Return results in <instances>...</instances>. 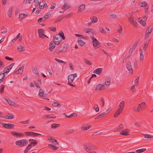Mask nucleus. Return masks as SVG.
Wrapping results in <instances>:
<instances>
[{
    "mask_svg": "<svg viewBox=\"0 0 153 153\" xmlns=\"http://www.w3.org/2000/svg\"><path fill=\"white\" fill-rule=\"evenodd\" d=\"M78 42L79 44L81 46H82L85 44V43L80 39H78Z\"/></svg>",
    "mask_w": 153,
    "mask_h": 153,
    "instance_id": "33",
    "label": "nucleus"
},
{
    "mask_svg": "<svg viewBox=\"0 0 153 153\" xmlns=\"http://www.w3.org/2000/svg\"><path fill=\"white\" fill-rule=\"evenodd\" d=\"M91 38L92 40V42L93 46L95 49L99 48L100 46V43L99 41L97 39L93 36H91Z\"/></svg>",
    "mask_w": 153,
    "mask_h": 153,
    "instance_id": "4",
    "label": "nucleus"
},
{
    "mask_svg": "<svg viewBox=\"0 0 153 153\" xmlns=\"http://www.w3.org/2000/svg\"><path fill=\"white\" fill-rule=\"evenodd\" d=\"M60 126V124H58L54 123L51 126V128H56Z\"/></svg>",
    "mask_w": 153,
    "mask_h": 153,
    "instance_id": "42",
    "label": "nucleus"
},
{
    "mask_svg": "<svg viewBox=\"0 0 153 153\" xmlns=\"http://www.w3.org/2000/svg\"><path fill=\"white\" fill-rule=\"evenodd\" d=\"M110 82L109 81H105V84H104V87H105V88H106L108 86H109Z\"/></svg>",
    "mask_w": 153,
    "mask_h": 153,
    "instance_id": "48",
    "label": "nucleus"
},
{
    "mask_svg": "<svg viewBox=\"0 0 153 153\" xmlns=\"http://www.w3.org/2000/svg\"><path fill=\"white\" fill-rule=\"evenodd\" d=\"M48 140L50 143H53L54 145H57L58 144L56 140L51 137H50L49 138H48Z\"/></svg>",
    "mask_w": 153,
    "mask_h": 153,
    "instance_id": "17",
    "label": "nucleus"
},
{
    "mask_svg": "<svg viewBox=\"0 0 153 153\" xmlns=\"http://www.w3.org/2000/svg\"><path fill=\"white\" fill-rule=\"evenodd\" d=\"M100 31L102 33L105 34L106 33V31L103 28V27H101L100 28Z\"/></svg>",
    "mask_w": 153,
    "mask_h": 153,
    "instance_id": "55",
    "label": "nucleus"
},
{
    "mask_svg": "<svg viewBox=\"0 0 153 153\" xmlns=\"http://www.w3.org/2000/svg\"><path fill=\"white\" fill-rule=\"evenodd\" d=\"M15 64V63H13L11 64L10 65H9L8 66H7V68H6V69H7L8 70V71L12 69L13 66Z\"/></svg>",
    "mask_w": 153,
    "mask_h": 153,
    "instance_id": "44",
    "label": "nucleus"
},
{
    "mask_svg": "<svg viewBox=\"0 0 153 153\" xmlns=\"http://www.w3.org/2000/svg\"><path fill=\"white\" fill-rule=\"evenodd\" d=\"M70 7L71 6L70 5H68L67 2L65 1V4L62 6V9L65 11L68 9L69 8H70Z\"/></svg>",
    "mask_w": 153,
    "mask_h": 153,
    "instance_id": "20",
    "label": "nucleus"
},
{
    "mask_svg": "<svg viewBox=\"0 0 153 153\" xmlns=\"http://www.w3.org/2000/svg\"><path fill=\"white\" fill-rule=\"evenodd\" d=\"M152 29L153 28L152 27H149V28L147 29L146 33H147L150 34L152 30Z\"/></svg>",
    "mask_w": 153,
    "mask_h": 153,
    "instance_id": "31",
    "label": "nucleus"
},
{
    "mask_svg": "<svg viewBox=\"0 0 153 153\" xmlns=\"http://www.w3.org/2000/svg\"><path fill=\"white\" fill-rule=\"evenodd\" d=\"M32 148L31 146V145H29L28 146L26 147V149L24 151V153H26L29 150Z\"/></svg>",
    "mask_w": 153,
    "mask_h": 153,
    "instance_id": "39",
    "label": "nucleus"
},
{
    "mask_svg": "<svg viewBox=\"0 0 153 153\" xmlns=\"http://www.w3.org/2000/svg\"><path fill=\"white\" fill-rule=\"evenodd\" d=\"M28 14H19V19L20 20H21L22 19H24L25 17H26Z\"/></svg>",
    "mask_w": 153,
    "mask_h": 153,
    "instance_id": "29",
    "label": "nucleus"
},
{
    "mask_svg": "<svg viewBox=\"0 0 153 153\" xmlns=\"http://www.w3.org/2000/svg\"><path fill=\"white\" fill-rule=\"evenodd\" d=\"M59 34L60 36V38L62 39H62L64 40L65 39V37L64 36V33L62 31L59 33Z\"/></svg>",
    "mask_w": 153,
    "mask_h": 153,
    "instance_id": "43",
    "label": "nucleus"
},
{
    "mask_svg": "<svg viewBox=\"0 0 153 153\" xmlns=\"http://www.w3.org/2000/svg\"><path fill=\"white\" fill-rule=\"evenodd\" d=\"M74 77L73 76V75H70L68 76V82H72L74 79Z\"/></svg>",
    "mask_w": 153,
    "mask_h": 153,
    "instance_id": "23",
    "label": "nucleus"
},
{
    "mask_svg": "<svg viewBox=\"0 0 153 153\" xmlns=\"http://www.w3.org/2000/svg\"><path fill=\"white\" fill-rule=\"evenodd\" d=\"M94 109L95 110V111L97 112L99 111V109L97 104H95L94 107Z\"/></svg>",
    "mask_w": 153,
    "mask_h": 153,
    "instance_id": "49",
    "label": "nucleus"
},
{
    "mask_svg": "<svg viewBox=\"0 0 153 153\" xmlns=\"http://www.w3.org/2000/svg\"><path fill=\"white\" fill-rule=\"evenodd\" d=\"M18 49L20 52L24 51L25 50L24 47L22 46H19L18 47Z\"/></svg>",
    "mask_w": 153,
    "mask_h": 153,
    "instance_id": "34",
    "label": "nucleus"
},
{
    "mask_svg": "<svg viewBox=\"0 0 153 153\" xmlns=\"http://www.w3.org/2000/svg\"><path fill=\"white\" fill-rule=\"evenodd\" d=\"M119 28L117 30V31L119 32V34H121L122 32V28L121 25H119L118 26Z\"/></svg>",
    "mask_w": 153,
    "mask_h": 153,
    "instance_id": "45",
    "label": "nucleus"
},
{
    "mask_svg": "<svg viewBox=\"0 0 153 153\" xmlns=\"http://www.w3.org/2000/svg\"><path fill=\"white\" fill-rule=\"evenodd\" d=\"M49 45V49L50 51H52L55 48L56 45L54 43L53 41H52L50 42Z\"/></svg>",
    "mask_w": 153,
    "mask_h": 153,
    "instance_id": "19",
    "label": "nucleus"
},
{
    "mask_svg": "<svg viewBox=\"0 0 153 153\" xmlns=\"http://www.w3.org/2000/svg\"><path fill=\"white\" fill-rule=\"evenodd\" d=\"M14 117V115L10 113H8L7 115H4L3 117L2 116L0 117V118H3L8 119H13Z\"/></svg>",
    "mask_w": 153,
    "mask_h": 153,
    "instance_id": "13",
    "label": "nucleus"
},
{
    "mask_svg": "<svg viewBox=\"0 0 153 153\" xmlns=\"http://www.w3.org/2000/svg\"><path fill=\"white\" fill-rule=\"evenodd\" d=\"M48 146L51 147V149H52L54 150H57L59 148L58 147H57L55 146H53L51 144H49Z\"/></svg>",
    "mask_w": 153,
    "mask_h": 153,
    "instance_id": "30",
    "label": "nucleus"
},
{
    "mask_svg": "<svg viewBox=\"0 0 153 153\" xmlns=\"http://www.w3.org/2000/svg\"><path fill=\"white\" fill-rule=\"evenodd\" d=\"M146 104L145 102H143L140 104L137 107H135L133 108V111L135 112H139L144 109L146 107Z\"/></svg>",
    "mask_w": 153,
    "mask_h": 153,
    "instance_id": "2",
    "label": "nucleus"
},
{
    "mask_svg": "<svg viewBox=\"0 0 153 153\" xmlns=\"http://www.w3.org/2000/svg\"><path fill=\"white\" fill-rule=\"evenodd\" d=\"M123 129V124H121L119 125V126L117 128L118 131H120Z\"/></svg>",
    "mask_w": 153,
    "mask_h": 153,
    "instance_id": "57",
    "label": "nucleus"
},
{
    "mask_svg": "<svg viewBox=\"0 0 153 153\" xmlns=\"http://www.w3.org/2000/svg\"><path fill=\"white\" fill-rule=\"evenodd\" d=\"M131 90L132 92H134L136 91V90L135 88L134 85H133L131 88Z\"/></svg>",
    "mask_w": 153,
    "mask_h": 153,
    "instance_id": "59",
    "label": "nucleus"
},
{
    "mask_svg": "<svg viewBox=\"0 0 153 153\" xmlns=\"http://www.w3.org/2000/svg\"><path fill=\"white\" fill-rule=\"evenodd\" d=\"M5 86L4 85H2L0 87V93L1 94H2L4 93V91Z\"/></svg>",
    "mask_w": 153,
    "mask_h": 153,
    "instance_id": "40",
    "label": "nucleus"
},
{
    "mask_svg": "<svg viewBox=\"0 0 153 153\" xmlns=\"http://www.w3.org/2000/svg\"><path fill=\"white\" fill-rule=\"evenodd\" d=\"M105 89V87H104V84H102V85L99 84L97 85L95 89V90L97 91L100 90V91H102Z\"/></svg>",
    "mask_w": 153,
    "mask_h": 153,
    "instance_id": "11",
    "label": "nucleus"
},
{
    "mask_svg": "<svg viewBox=\"0 0 153 153\" xmlns=\"http://www.w3.org/2000/svg\"><path fill=\"white\" fill-rule=\"evenodd\" d=\"M102 68H98L97 69L94 70L93 72L94 74H96L98 75H100L102 73Z\"/></svg>",
    "mask_w": 153,
    "mask_h": 153,
    "instance_id": "18",
    "label": "nucleus"
},
{
    "mask_svg": "<svg viewBox=\"0 0 153 153\" xmlns=\"http://www.w3.org/2000/svg\"><path fill=\"white\" fill-rule=\"evenodd\" d=\"M128 20L133 26L135 27L136 26V24H137L136 20L132 16H131L128 19Z\"/></svg>",
    "mask_w": 153,
    "mask_h": 153,
    "instance_id": "7",
    "label": "nucleus"
},
{
    "mask_svg": "<svg viewBox=\"0 0 153 153\" xmlns=\"http://www.w3.org/2000/svg\"><path fill=\"white\" fill-rule=\"evenodd\" d=\"M1 30L2 33H5L7 32V30L4 27H1Z\"/></svg>",
    "mask_w": 153,
    "mask_h": 153,
    "instance_id": "46",
    "label": "nucleus"
},
{
    "mask_svg": "<svg viewBox=\"0 0 153 153\" xmlns=\"http://www.w3.org/2000/svg\"><path fill=\"white\" fill-rule=\"evenodd\" d=\"M52 105L53 107H60L61 105V104H59L57 102H54L52 104Z\"/></svg>",
    "mask_w": 153,
    "mask_h": 153,
    "instance_id": "35",
    "label": "nucleus"
},
{
    "mask_svg": "<svg viewBox=\"0 0 153 153\" xmlns=\"http://www.w3.org/2000/svg\"><path fill=\"white\" fill-rule=\"evenodd\" d=\"M124 101H122L119 105V108L116 111L115 113L114 114V117H117L122 112L123 110V108L124 107Z\"/></svg>",
    "mask_w": 153,
    "mask_h": 153,
    "instance_id": "1",
    "label": "nucleus"
},
{
    "mask_svg": "<svg viewBox=\"0 0 153 153\" xmlns=\"http://www.w3.org/2000/svg\"><path fill=\"white\" fill-rule=\"evenodd\" d=\"M149 43V42H145L144 45L143 47V50L144 51H145L146 50V48H147L148 45Z\"/></svg>",
    "mask_w": 153,
    "mask_h": 153,
    "instance_id": "36",
    "label": "nucleus"
},
{
    "mask_svg": "<svg viewBox=\"0 0 153 153\" xmlns=\"http://www.w3.org/2000/svg\"><path fill=\"white\" fill-rule=\"evenodd\" d=\"M8 103L9 105H14L15 104V103L14 102L11 101L9 99V101L8 102Z\"/></svg>",
    "mask_w": 153,
    "mask_h": 153,
    "instance_id": "54",
    "label": "nucleus"
},
{
    "mask_svg": "<svg viewBox=\"0 0 153 153\" xmlns=\"http://www.w3.org/2000/svg\"><path fill=\"white\" fill-rule=\"evenodd\" d=\"M11 134L17 137H23L24 136L23 133H17L16 132H12L11 133Z\"/></svg>",
    "mask_w": 153,
    "mask_h": 153,
    "instance_id": "12",
    "label": "nucleus"
},
{
    "mask_svg": "<svg viewBox=\"0 0 153 153\" xmlns=\"http://www.w3.org/2000/svg\"><path fill=\"white\" fill-rule=\"evenodd\" d=\"M55 61H57V62H58L59 63H64V64H65V62H64V61H62L61 60H60V59H56V58H55Z\"/></svg>",
    "mask_w": 153,
    "mask_h": 153,
    "instance_id": "56",
    "label": "nucleus"
},
{
    "mask_svg": "<svg viewBox=\"0 0 153 153\" xmlns=\"http://www.w3.org/2000/svg\"><path fill=\"white\" fill-rule=\"evenodd\" d=\"M75 35L78 37H81V38H82L83 39H85V36H83V35H80L79 34H76Z\"/></svg>",
    "mask_w": 153,
    "mask_h": 153,
    "instance_id": "62",
    "label": "nucleus"
},
{
    "mask_svg": "<svg viewBox=\"0 0 153 153\" xmlns=\"http://www.w3.org/2000/svg\"><path fill=\"white\" fill-rule=\"evenodd\" d=\"M121 134L127 135L129 134V131L128 129H124L120 133Z\"/></svg>",
    "mask_w": 153,
    "mask_h": 153,
    "instance_id": "22",
    "label": "nucleus"
},
{
    "mask_svg": "<svg viewBox=\"0 0 153 153\" xmlns=\"http://www.w3.org/2000/svg\"><path fill=\"white\" fill-rule=\"evenodd\" d=\"M61 52V51H60V49H59V48L58 49L56 50L54 52V54H56L58 53H59L60 52Z\"/></svg>",
    "mask_w": 153,
    "mask_h": 153,
    "instance_id": "64",
    "label": "nucleus"
},
{
    "mask_svg": "<svg viewBox=\"0 0 153 153\" xmlns=\"http://www.w3.org/2000/svg\"><path fill=\"white\" fill-rule=\"evenodd\" d=\"M146 150V149L143 148L140 149H139L136 150L135 152L137 153H141L145 152Z\"/></svg>",
    "mask_w": 153,
    "mask_h": 153,
    "instance_id": "37",
    "label": "nucleus"
},
{
    "mask_svg": "<svg viewBox=\"0 0 153 153\" xmlns=\"http://www.w3.org/2000/svg\"><path fill=\"white\" fill-rule=\"evenodd\" d=\"M25 134L27 136H33L32 132H25Z\"/></svg>",
    "mask_w": 153,
    "mask_h": 153,
    "instance_id": "53",
    "label": "nucleus"
},
{
    "mask_svg": "<svg viewBox=\"0 0 153 153\" xmlns=\"http://www.w3.org/2000/svg\"><path fill=\"white\" fill-rule=\"evenodd\" d=\"M37 144V142L36 140L35 141H33V142H31L30 143L29 145H31V147L32 146H35Z\"/></svg>",
    "mask_w": 153,
    "mask_h": 153,
    "instance_id": "58",
    "label": "nucleus"
},
{
    "mask_svg": "<svg viewBox=\"0 0 153 153\" xmlns=\"http://www.w3.org/2000/svg\"><path fill=\"white\" fill-rule=\"evenodd\" d=\"M143 135L144 136V137L146 138L149 139L153 138V136H151L146 134H143Z\"/></svg>",
    "mask_w": 153,
    "mask_h": 153,
    "instance_id": "38",
    "label": "nucleus"
},
{
    "mask_svg": "<svg viewBox=\"0 0 153 153\" xmlns=\"http://www.w3.org/2000/svg\"><path fill=\"white\" fill-rule=\"evenodd\" d=\"M69 47V45L68 44H65L59 48L61 52H65L66 51Z\"/></svg>",
    "mask_w": 153,
    "mask_h": 153,
    "instance_id": "10",
    "label": "nucleus"
},
{
    "mask_svg": "<svg viewBox=\"0 0 153 153\" xmlns=\"http://www.w3.org/2000/svg\"><path fill=\"white\" fill-rule=\"evenodd\" d=\"M24 66L23 65H20V66L19 67L18 69V71H20L21 73H22L23 72V70L24 68Z\"/></svg>",
    "mask_w": 153,
    "mask_h": 153,
    "instance_id": "50",
    "label": "nucleus"
},
{
    "mask_svg": "<svg viewBox=\"0 0 153 153\" xmlns=\"http://www.w3.org/2000/svg\"><path fill=\"white\" fill-rule=\"evenodd\" d=\"M38 32L39 34V36L40 38H42L44 36V30L43 29L41 28L38 30Z\"/></svg>",
    "mask_w": 153,
    "mask_h": 153,
    "instance_id": "15",
    "label": "nucleus"
},
{
    "mask_svg": "<svg viewBox=\"0 0 153 153\" xmlns=\"http://www.w3.org/2000/svg\"><path fill=\"white\" fill-rule=\"evenodd\" d=\"M147 5V3L146 1H143L139 3V5L140 7H145Z\"/></svg>",
    "mask_w": 153,
    "mask_h": 153,
    "instance_id": "41",
    "label": "nucleus"
},
{
    "mask_svg": "<svg viewBox=\"0 0 153 153\" xmlns=\"http://www.w3.org/2000/svg\"><path fill=\"white\" fill-rule=\"evenodd\" d=\"M91 126H88L86 124H83L81 128L82 131H85L88 130L91 128Z\"/></svg>",
    "mask_w": 153,
    "mask_h": 153,
    "instance_id": "16",
    "label": "nucleus"
},
{
    "mask_svg": "<svg viewBox=\"0 0 153 153\" xmlns=\"http://www.w3.org/2000/svg\"><path fill=\"white\" fill-rule=\"evenodd\" d=\"M126 68L130 73H133V68L130 62H128L126 63Z\"/></svg>",
    "mask_w": 153,
    "mask_h": 153,
    "instance_id": "8",
    "label": "nucleus"
},
{
    "mask_svg": "<svg viewBox=\"0 0 153 153\" xmlns=\"http://www.w3.org/2000/svg\"><path fill=\"white\" fill-rule=\"evenodd\" d=\"M30 122V120L28 119L26 121L20 122L19 123H22L23 124H27L29 123Z\"/></svg>",
    "mask_w": 153,
    "mask_h": 153,
    "instance_id": "51",
    "label": "nucleus"
},
{
    "mask_svg": "<svg viewBox=\"0 0 153 153\" xmlns=\"http://www.w3.org/2000/svg\"><path fill=\"white\" fill-rule=\"evenodd\" d=\"M94 147L92 144H88L84 146V148L85 150L88 152L92 153Z\"/></svg>",
    "mask_w": 153,
    "mask_h": 153,
    "instance_id": "6",
    "label": "nucleus"
},
{
    "mask_svg": "<svg viewBox=\"0 0 153 153\" xmlns=\"http://www.w3.org/2000/svg\"><path fill=\"white\" fill-rule=\"evenodd\" d=\"M85 7V5L84 4H83L80 5L78 8L77 11L79 12H81L84 9Z\"/></svg>",
    "mask_w": 153,
    "mask_h": 153,
    "instance_id": "21",
    "label": "nucleus"
},
{
    "mask_svg": "<svg viewBox=\"0 0 153 153\" xmlns=\"http://www.w3.org/2000/svg\"><path fill=\"white\" fill-rule=\"evenodd\" d=\"M13 12V10L12 9H9L8 12V15L9 16V17H10L12 15Z\"/></svg>",
    "mask_w": 153,
    "mask_h": 153,
    "instance_id": "52",
    "label": "nucleus"
},
{
    "mask_svg": "<svg viewBox=\"0 0 153 153\" xmlns=\"http://www.w3.org/2000/svg\"><path fill=\"white\" fill-rule=\"evenodd\" d=\"M106 112H103L101 114L98 115L95 118V119H98L99 118L102 117L104 116L106 114Z\"/></svg>",
    "mask_w": 153,
    "mask_h": 153,
    "instance_id": "28",
    "label": "nucleus"
},
{
    "mask_svg": "<svg viewBox=\"0 0 153 153\" xmlns=\"http://www.w3.org/2000/svg\"><path fill=\"white\" fill-rule=\"evenodd\" d=\"M15 143L18 146H24L27 144L28 141L27 140L23 139L17 141Z\"/></svg>",
    "mask_w": 153,
    "mask_h": 153,
    "instance_id": "5",
    "label": "nucleus"
},
{
    "mask_svg": "<svg viewBox=\"0 0 153 153\" xmlns=\"http://www.w3.org/2000/svg\"><path fill=\"white\" fill-rule=\"evenodd\" d=\"M5 74L2 72L0 74V83H1L4 79Z\"/></svg>",
    "mask_w": 153,
    "mask_h": 153,
    "instance_id": "27",
    "label": "nucleus"
},
{
    "mask_svg": "<svg viewBox=\"0 0 153 153\" xmlns=\"http://www.w3.org/2000/svg\"><path fill=\"white\" fill-rule=\"evenodd\" d=\"M45 4V2L44 1L40 2L39 4V7L41 9H43L45 7H46Z\"/></svg>",
    "mask_w": 153,
    "mask_h": 153,
    "instance_id": "25",
    "label": "nucleus"
},
{
    "mask_svg": "<svg viewBox=\"0 0 153 153\" xmlns=\"http://www.w3.org/2000/svg\"><path fill=\"white\" fill-rule=\"evenodd\" d=\"M51 14L50 13L48 12L43 17V21H45L47 19L51 16Z\"/></svg>",
    "mask_w": 153,
    "mask_h": 153,
    "instance_id": "24",
    "label": "nucleus"
},
{
    "mask_svg": "<svg viewBox=\"0 0 153 153\" xmlns=\"http://www.w3.org/2000/svg\"><path fill=\"white\" fill-rule=\"evenodd\" d=\"M139 41L137 40V41L133 45L132 48H130L129 52L131 53H132L133 51L134 50L137 46L138 45Z\"/></svg>",
    "mask_w": 153,
    "mask_h": 153,
    "instance_id": "14",
    "label": "nucleus"
},
{
    "mask_svg": "<svg viewBox=\"0 0 153 153\" xmlns=\"http://www.w3.org/2000/svg\"><path fill=\"white\" fill-rule=\"evenodd\" d=\"M53 41L55 45H58L62 42V40L60 38V36L59 34H56L54 35Z\"/></svg>",
    "mask_w": 153,
    "mask_h": 153,
    "instance_id": "3",
    "label": "nucleus"
},
{
    "mask_svg": "<svg viewBox=\"0 0 153 153\" xmlns=\"http://www.w3.org/2000/svg\"><path fill=\"white\" fill-rule=\"evenodd\" d=\"M56 116L54 114L46 115H45V117L48 118H55Z\"/></svg>",
    "mask_w": 153,
    "mask_h": 153,
    "instance_id": "47",
    "label": "nucleus"
},
{
    "mask_svg": "<svg viewBox=\"0 0 153 153\" xmlns=\"http://www.w3.org/2000/svg\"><path fill=\"white\" fill-rule=\"evenodd\" d=\"M34 2L35 3V6L36 7H37L39 4V0H34Z\"/></svg>",
    "mask_w": 153,
    "mask_h": 153,
    "instance_id": "61",
    "label": "nucleus"
},
{
    "mask_svg": "<svg viewBox=\"0 0 153 153\" xmlns=\"http://www.w3.org/2000/svg\"><path fill=\"white\" fill-rule=\"evenodd\" d=\"M2 125L3 127L7 128H12L14 126V124L11 123H2Z\"/></svg>",
    "mask_w": 153,
    "mask_h": 153,
    "instance_id": "9",
    "label": "nucleus"
},
{
    "mask_svg": "<svg viewBox=\"0 0 153 153\" xmlns=\"http://www.w3.org/2000/svg\"><path fill=\"white\" fill-rule=\"evenodd\" d=\"M7 68V67L4 69V70L3 71L4 73H4V74H8L10 70H8L6 68Z\"/></svg>",
    "mask_w": 153,
    "mask_h": 153,
    "instance_id": "60",
    "label": "nucleus"
},
{
    "mask_svg": "<svg viewBox=\"0 0 153 153\" xmlns=\"http://www.w3.org/2000/svg\"><path fill=\"white\" fill-rule=\"evenodd\" d=\"M48 28L51 30H52V31H56V29L55 27H48Z\"/></svg>",
    "mask_w": 153,
    "mask_h": 153,
    "instance_id": "63",
    "label": "nucleus"
},
{
    "mask_svg": "<svg viewBox=\"0 0 153 153\" xmlns=\"http://www.w3.org/2000/svg\"><path fill=\"white\" fill-rule=\"evenodd\" d=\"M139 22L143 26H145L146 24V21L145 20H143V19H141L139 21Z\"/></svg>",
    "mask_w": 153,
    "mask_h": 153,
    "instance_id": "32",
    "label": "nucleus"
},
{
    "mask_svg": "<svg viewBox=\"0 0 153 153\" xmlns=\"http://www.w3.org/2000/svg\"><path fill=\"white\" fill-rule=\"evenodd\" d=\"M90 19L93 23H94L97 22L98 21V19L96 16L91 17L90 18Z\"/></svg>",
    "mask_w": 153,
    "mask_h": 153,
    "instance_id": "26",
    "label": "nucleus"
}]
</instances>
